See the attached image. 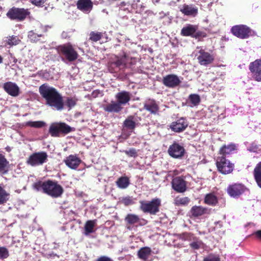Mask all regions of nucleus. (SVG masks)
<instances>
[{"mask_svg":"<svg viewBox=\"0 0 261 261\" xmlns=\"http://www.w3.org/2000/svg\"><path fill=\"white\" fill-rule=\"evenodd\" d=\"M190 199L188 197H177L174 199V203L176 206L187 205L190 202Z\"/></svg>","mask_w":261,"mask_h":261,"instance_id":"obj_39","label":"nucleus"},{"mask_svg":"<svg viewBox=\"0 0 261 261\" xmlns=\"http://www.w3.org/2000/svg\"><path fill=\"white\" fill-rule=\"evenodd\" d=\"M9 170V162L5 155L0 153V175L8 174Z\"/></svg>","mask_w":261,"mask_h":261,"instance_id":"obj_24","label":"nucleus"},{"mask_svg":"<svg viewBox=\"0 0 261 261\" xmlns=\"http://www.w3.org/2000/svg\"><path fill=\"white\" fill-rule=\"evenodd\" d=\"M204 203L208 205L215 206L218 204V199L214 193H210L205 195L204 198Z\"/></svg>","mask_w":261,"mask_h":261,"instance_id":"obj_28","label":"nucleus"},{"mask_svg":"<svg viewBox=\"0 0 261 261\" xmlns=\"http://www.w3.org/2000/svg\"><path fill=\"white\" fill-rule=\"evenodd\" d=\"M39 91L41 96L46 100V105L58 110L63 108V97L56 89L44 84L39 87Z\"/></svg>","mask_w":261,"mask_h":261,"instance_id":"obj_1","label":"nucleus"},{"mask_svg":"<svg viewBox=\"0 0 261 261\" xmlns=\"http://www.w3.org/2000/svg\"><path fill=\"white\" fill-rule=\"evenodd\" d=\"M95 224V220H88L86 222L84 226L85 234L86 235H88L94 232Z\"/></svg>","mask_w":261,"mask_h":261,"instance_id":"obj_36","label":"nucleus"},{"mask_svg":"<svg viewBox=\"0 0 261 261\" xmlns=\"http://www.w3.org/2000/svg\"><path fill=\"white\" fill-rule=\"evenodd\" d=\"M123 152L129 157H133L134 158H136L138 156L137 151L135 148H130L128 150H124Z\"/></svg>","mask_w":261,"mask_h":261,"instance_id":"obj_46","label":"nucleus"},{"mask_svg":"<svg viewBox=\"0 0 261 261\" xmlns=\"http://www.w3.org/2000/svg\"><path fill=\"white\" fill-rule=\"evenodd\" d=\"M236 149V145L233 144H230L228 145H224L220 149L219 154L221 156H225L227 154H229Z\"/></svg>","mask_w":261,"mask_h":261,"instance_id":"obj_29","label":"nucleus"},{"mask_svg":"<svg viewBox=\"0 0 261 261\" xmlns=\"http://www.w3.org/2000/svg\"><path fill=\"white\" fill-rule=\"evenodd\" d=\"M188 124L187 120L184 117H181L176 121L172 122L170 125V128L174 132L180 133L186 129Z\"/></svg>","mask_w":261,"mask_h":261,"instance_id":"obj_16","label":"nucleus"},{"mask_svg":"<svg viewBox=\"0 0 261 261\" xmlns=\"http://www.w3.org/2000/svg\"><path fill=\"white\" fill-rule=\"evenodd\" d=\"M253 176L257 186L261 188V161L254 168Z\"/></svg>","mask_w":261,"mask_h":261,"instance_id":"obj_30","label":"nucleus"},{"mask_svg":"<svg viewBox=\"0 0 261 261\" xmlns=\"http://www.w3.org/2000/svg\"><path fill=\"white\" fill-rule=\"evenodd\" d=\"M189 99L194 106H197L200 102V97L199 95L196 94H190Z\"/></svg>","mask_w":261,"mask_h":261,"instance_id":"obj_43","label":"nucleus"},{"mask_svg":"<svg viewBox=\"0 0 261 261\" xmlns=\"http://www.w3.org/2000/svg\"><path fill=\"white\" fill-rule=\"evenodd\" d=\"M45 123L41 121H28L26 122V125L34 128H41L45 126Z\"/></svg>","mask_w":261,"mask_h":261,"instance_id":"obj_42","label":"nucleus"},{"mask_svg":"<svg viewBox=\"0 0 261 261\" xmlns=\"http://www.w3.org/2000/svg\"><path fill=\"white\" fill-rule=\"evenodd\" d=\"M79 99L75 95L73 96L68 95L66 96V107L70 110L76 105Z\"/></svg>","mask_w":261,"mask_h":261,"instance_id":"obj_34","label":"nucleus"},{"mask_svg":"<svg viewBox=\"0 0 261 261\" xmlns=\"http://www.w3.org/2000/svg\"><path fill=\"white\" fill-rule=\"evenodd\" d=\"M132 7H133V8H134V4H133V5H132Z\"/></svg>","mask_w":261,"mask_h":261,"instance_id":"obj_59","label":"nucleus"},{"mask_svg":"<svg viewBox=\"0 0 261 261\" xmlns=\"http://www.w3.org/2000/svg\"><path fill=\"white\" fill-rule=\"evenodd\" d=\"M48 155L45 151L34 152L29 156L26 163L33 167L43 165L47 161Z\"/></svg>","mask_w":261,"mask_h":261,"instance_id":"obj_5","label":"nucleus"},{"mask_svg":"<svg viewBox=\"0 0 261 261\" xmlns=\"http://www.w3.org/2000/svg\"><path fill=\"white\" fill-rule=\"evenodd\" d=\"M117 186L122 189L127 188L130 184L129 177L127 176H121L116 181Z\"/></svg>","mask_w":261,"mask_h":261,"instance_id":"obj_31","label":"nucleus"},{"mask_svg":"<svg viewBox=\"0 0 261 261\" xmlns=\"http://www.w3.org/2000/svg\"><path fill=\"white\" fill-rule=\"evenodd\" d=\"M167 152L172 158L181 159L184 156L186 150L182 144L174 141L169 146Z\"/></svg>","mask_w":261,"mask_h":261,"instance_id":"obj_8","label":"nucleus"},{"mask_svg":"<svg viewBox=\"0 0 261 261\" xmlns=\"http://www.w3.org/2000/svg\"><path fill=\"white\" fill-rule=\"evenodd\" d=\"M134 116H129L123 122V125L125 127L130 129H134L136 127V122L134 120Z\"/></svg>","mask_w":261,"mask_h":261,"instance_id":"obj_35","label":"nucleus"},{"mask_svg":"<svg viewBox=\"0 0 261 261\" xmlns=\"http://www.w3.org/2000/svg\"><path fill=\"white\" fill-rule=\"evenodd\" d=\"M29 9L12 7L7 13V16L11 20H16L21 21L24 20L28 16L30 15Z\"/></svg>","mask_w":261,"mask_h":261,"instance_id":"obj_4","label":"nucleus"},{"mask_svg":"<svg viewBox=\"0 0 261 261\" xmlns=\"http://www.w3.org/2000/svg\"><path fill=\"white\" fill-rule=\"evenodd\" d=\"M177 238L183 241H191L196 239V237L193 233L187 232L178 234Z\"/></svg>","mask_w":261,"mask_h":261,"instance_id":"obj_37","label":"nucleus"},{"mask_svg":"<svg viewBox=\"0 0 261 261\" xmlns=\"http://www.w3.org/2000/svg\"><path fill=\"white\" fill-rule=\"evenodd\" d=\"M81 160L75 155H70L66 159V165L72 169H76L80 165Z\"/></svg>","mask_w":261,"mask_h":261,"instance_id":"obj_26","label":"nucleus"},{"mask_svg":"<svg viewBox=\"0 0 261 261\" xmlns=\"http://www.w3.org/2000/svg\"><path fill=\"white\" fill-rule=\"evenodd\" d=\"M74 129V128H71L69 125H66V134L73 130Z\"/></svg>","mask_w":261,"mask_h":261,"instance_id":"obj_56","label":"nucleus"},{"mask_svg":"<svg viewBox=\"0 0 261 261\" xmlns=\"http://www.w3.org/2000/svg\"><path fill=\"white\" fill-rule=\"evenodd\" d=\"M201 242H193L190 244V246L194 249L198 250L200 248Z\"/></svg>","mask_w":261,"mask_h":261,"instance_id":"obj_50","label":"nucleus"},{"mask_svg":"<svg viewBox=\"0 0 261 261\" xmlns=\"http://www.w3.org/2000/svg\"><path fill=\"white\" fill-rule=\"evenodd\" d=\"M103 37V33L102 32L92 31L89 34V40L92 42H97L101 40Z\"/></svg>","mask_w":261,"mask_h":261,"instance_id":"obj_40","label":"nucleus"},{"mask_svg":"<svg viewBox=\"0 0 261 261\" xmlns=\"http://www.w3.org/2000/svg\"><path fill=\"white\" fill-rule=\"evenodd\" d=\"M9 198L10 194L0 186V205H4L6 203Z\"/></svg>","mask_w":261,"mask_h":261,"instance_id":"obj_33","label":"nucleus"},{"mask_svg":"<svg viewBox=\"0 0 261 261\" xmlns=\"http://www.w3.org/2000/svg\"><path fill=\"white\" fill-rule=\"evenodd\" d=\"M136 13H139V12H138V11H136Z\"/></svg>","mask_w":261,"mask_h":261,"instance_id":"obj_60","label":"nucleus"},{"mask_svg":"<svg viewBox=\"0 0 261 261\" xmlns=\"http://www.w3.org/2000/svg\"><path fill=\"white\" fill-rule=\"evenodd\" d=\"M140 209L144 213L155 215L160 212L161 200L159 198L152 199L150 201L140 200Z\"/></svg>","mask_w":261,"mask_h":261,"instance_id":"obj_3","label":"nucleus"},{"mask_svg":"<svg viewBox=\"0 0 261 261\" xmlns=\"http://www.w3.org/2000/svg\"><path fill=\"white\" fill-rule=\"evenodd\" d=\"M9 256V251L5 247H0V259H4Z\"/></svg>","mask_w":261,"mask_h":261,"instance_id":"obj_45","label":"nucleus"},{"mask_svg":"<svg viewBox=\"0 0 261 261\" xmlns=\"http://www.w3.org/2000/svg\"><path fill=\"white\" fill-rule=\"evenodd\" d=\"M198 53L197 60L201 65L206 66L214 61V56L202 48L199 50Z\"/></svg>","mask_w":261,"mask_h":261,"instance_id":"obj_15","label":"nucleus"},{"mask_svg":"<svg viewBox=\"0 0 261 261\" xmlns=\"http://www.w3.org/2000/svg\"><path fill=\"white\" fill-rule=\"evenodd\" d=\"M180 11L187 16H196L198 13V9L192 5H184Z\"/></svg>","mask_w":261,"mask_h":261,"instance_id":"obj_27","label":"nucleus"},{"mask_svg":"<svg viewBox=\"0 0 261 261\" xmlns=\"http://www.w3.org/2000/svg\"><path fill=\"white\" fill-rule=\"evenodd\" d=\"M216 166L219 172L223 174H226L232 172L233 169V164L229 160L226 159L225 156H218L216 160Z\"/></svg>","mask_w":261,"mask_h":261,"instance_id":"obj_7","label":"nucleus"},{"mask_svg":"<svg viewBox=\"0 0 261 261\" xmlns=\"http://www.w3.org/2000/svg\"><path fill=\"white\" fill-rule=\"evenodd\" d=\"M246 189L243 184L234 183L227 187L226 192L230 197L238 198L244 193Z\"/></svg>","mask_w":261,"mask_h":261,"instance_id":"obj_11","label":"nucleus"},{"mask_svg":"<svg viewBox=\"0 0 261 261\" xmlns=\"http://www.w3.org/2000/svg\"><path fill=\"white\" fill-rule=\"evenodd\" d=\"M152 250L149 247H143L141 248L137 252L138 257L143 261H150V257L151 255Z\"/></svg>","mask_w":261,"mask_h":261,"instance_id":"obj_23","label":"nucleus"},{"mask_svg":"<svg viewBox=\"0 0 261 261\" xmlns=\"http://www.w3.org/2000/svg\"><path fill=\"white\" fill-rule=\"evenodd\" d=\"M172 189L177 193H184L187 189V181L180 176L173 178L171 181Z\"/></svg>","mask_w":261,"mask_h":261,"instance_id":"obj_13","label":"nucleus"},{"mask_svg":"<svg viewBox=\"0 0 261 261\" xmlns=\"http://www.w3.org/2000/svg\"><path fill=\"white\" fill-rule=\"evenodd\" d=\"M5 149L8 152H10L11 151V148L9 146H7L6 148H5Z\"/></svg>","mask_w":261,"mask_h":261,"instance_id":"obj_57","label":"nucleus"},{"mask_svg":"<svg viewBox=\"0 0 261 261\" xmlns=\"http://www.w3.org/2000/svg\"><path fill=\"white\" fill-rule=\"evenodd\" d=\"M43 37L41 34H38L33 31H30L28 34V37L32 42H37L40 41V38Z\"/></svg>","mask_w":261,"mask_h":261,"instance_id":"obj_41","label":"nucleus"},{"mask_svg":"<svg viewBox=\"0 0 261 261\" xmlns=\"http://www.w3.org/2000/svg\"><path fill=\"white\" fill-rule=\"evenodd\" d=\"M144 109L151 114L156 115L158 113L160 108L155 100L149 99L144 103Z\"/></svg>","mask_w":261,"mask_h":261,"instance_id":"obj_19","label":"nucleus"},{"mask_svg":"<svg viewBox=\"0 0 261 261\" xmlns=\"http://www.w3.org/2000/svg\"><path fill=\"white\" fill-rule=\"evenodd\" d=\"M5 42L6 45H7L10 46H12L18 44L20 42V40L17 36L12 35L6 37Z\"/></svg>","mask_w":261,"mask_h":261,"instance_id":"obj_32","label":"nucleus"},{"mask_svg":"<svg viewBox=\"0 0 261 261\" xmlns=\"http://www.w3.org/2000/svg\"><path fill=\"white\" fill-rule=\"evenodd\" d=\"M100 94V91L98 90H94L92 93V96L94 98L97 97Z\"/></svg>","mask_w":261,"mask_h":261,"instance_id":"obj_54","label":"nucleus"},{"mask_svg":"<svg viewBox=\"0 0 261 261\" xmlns=\"http://www.w3.org/2000/svg\"><path fill=\"white\" fill-rule=\"evenodd\" d=\"M108 70L111 73H115L119 69L118 68H116L115 65H112V62H111L109 64Z\"/></svg>","mask_w":261,"mask_h":261,"instance_id":"obj_51","label":"nucleus"},{"mask_svg":"<svg viewBox=\"0 0 261 261\" xmlns=\"http://www.w3.org/2000/svg\"><path fill=\"white\" fill-rule=\"evenodd\" d=\"M126 55L124 54L122 58H117L116 61L112 62V65H115L116 68L119 69L121 66L124 65L125 64L124 59L126 58Z\"/></svg>","mask_w":261,"mask_h":261,"instance_id":"obj_44","label":"nucleus"},{"mask_svg":"<svg viewBox=\"0 0 261 261\" xmlns=\"http://www.w3.org/2000/svg\"><path fill=\"white\" fill-rule=\"evenodd\" d=\"M115 98L117 101L122 106L125 105L130 100V93L126 91H122L116 94Z\"/></svg>","mask_w":261,"mask_h":261,"instance_id":"obj_22","label":"nucleus"},{"mask_svg":"<svg viewBox=\"0 0 261 261\" xmlns=\"http://www.w3.org/2000/svg\"><path fill=\"white\" fill-rule=\"evenodd\" d=\"M231 33L237 37L244 39L252 36V30L246 25L239 24L233 26L231 29Z\"/></svg>","mask_w":261,"mask_h":261,"instance_id":"obj_6","label":"nucleus"},{"mask_svg":"<svg viewBox=\"0 0 261 261\" xmlns=\"http://www.w3.org/2000/svg\"><path fill=\"white\" fill-rule=\"evenodd\" d=\"M3 88L8 94L12 96L16 97L19 95V88L15 83L7 82L4 83Z\"/></svg>","mask_w":261,"mask_h":261,"instance_id":"obj_17","label":"nucleus"},{"mask_svg":"<svg viewBox=\"0 0 261 261\" xmlns=\"http://www.w3.org/2000/svg\"><path fill=\"white\" fill-rule=\"evenodd\" d=\"M33 187L37 191H42L52 197H59L63 192L62 187L57 181L51 180L38 181L34 184Z\"/></svg>","mask_w":261,"mask_h":261,"instance_id":"obj_2","label":"nucleus"},{"mask_svg":"<svg viewBox=\"0 0 261 261\" xmlns=\"http://www.w3.org/2000/svg\"><path fill=\"white\" fill-rule=\"evenodd\" d=\"M96 261H113L111 258L106 256H101L96 259Z\"/></svg>","mask_w":261,"mask_h":261,"instance_id":"obj_52","label":"nucleus"},{"mask_svg":"<svg viewBox=\"0 0 261 261\" xmlns=\"http://www.w3.org/2000/svg\"><path fill=\"white\" fill-rule=\"evenodd\" d=\"M103 109L105 112L108 113H118L122 110L123 107L117 101L112 100L111 102L104 106Z\"/></svg>","mask_w":261,"mask_h":261,"instance_id":"obj_20","label":"nucleus"},{"mask_svg":"<svg viewBox=\"0 0 261 261\" xmlns=\"http://www.w3.org/2000/svg\"><path fill=\"white\" fill-rule=\"evenodd\" d=\"M162 83L169 88H175L181 83L177 75L174 74H168L163 77Z\"/></svg>","mask_w":261,"mask_h":261,"instance_id":"obj_12","label":"nucleus"},{"mask_svg":"<svg viewBox=\"0 0 261 261\" xmlns=\"http://www.w3.org/2000/svg\"><path fill=\"white\" fill-rule=\"evenodd\" d=\"M139 218L138 216L129 214L126 215L125 218V221L128 224L133 225L138 223L139 221Z\"/></svg>","mask_w":261,"mask_h":261,"instance_id":"obj_38","label":"nucleus"},{"mask_svg":"<svg viewBox=\"0 0 261 261\" xmlns=\"http://www.w3.org/2000/svg\"><path fill=\"white\" fill-rule=\"evenodd\" d=\"M30 2L34 5L37 6L42 7L44 6L45 2L47 0H30Z\"/></svg>","mask_w":261,"mask_h":261,"instance_id":"obj_49","label":"nucleus"},{"mask_svg":"<svg viewBox=\"0 0 261 261\" xmlns=\"http://www.w3.org/2000/svg\"><path fill=\"white\" fill-rule=\"evenodd\" d=\"M49 133L52 137H59L60 135L63 136L65 134V123L54 122L50 124L49 128Z\"/></svg>","mask_w":261,"mask_h":261,"instance_id":"obj_14","label":"nucleus"},{"mask_svg":"<svg viewBox=\"0 0 261 261\" xmlns=\"http://www.w3.org/2000/svg\"><path fill=\"white\" fill-rule=\"evenodd\" d=\"M93 4L91 0H78L77 8L85 13H89L93 8Z\"/></svg>","mask_w":261,"mask_h":261,"instance_id":"obj_18","label":"nucleus"},{"mask_svg":"<svg viewBox=\"0 0 261 261\" xmlns=\"http://www.w3.org/2000/svg\"><path fill=\"white\" fill-rule=\"evenodd\" d=\"M252 78L255 81L261 82V59H256L249 65Z\"/></svg>","mask_w":261,"mask_h":261,"instance_id":"obj_10","label":"nucleus"},{"mask_svg":"<svg viewBox=\"0 0 261 261\" xmlns=\"http://www.w3.org/2000/svg\"><path fill=\"white\" fill-rule=\"evenodd\" d=\"M79 57V55L72 46L69 44H66V60L69 61H74Z\"/></svg>","mask_w":261,"mask_h":261,"instance_id":"obj_25","label":"nucleus"},{"mask_svg":"<svg viewBox=\"0 0 261 261\" xmlns=\"http://www.w3.org/2000/svg\"><path fill=\"white\" fill-rule=\"evenodd\" d=\"M253 236H255L256 239L261 240V230L254 232Z\"/></svg>","mask_w":261,"mask_h":261,"instance_id":"obj_53","label":"nucleus"},{"mask_svg":"<svg viewBox=\"0 0 261 261\" xmlns=\"http://www.w3.org/2000/svg\"><path fill=\"white\" fill-rule=\"evenodd\" d=\"M203 261H220V258L218 255L211 253L204 257Z\"/></svg>","mask_w":261,"mask_h":261,"instance_id":"obj_47","label":"nucleus"},{"mask_svg":"<svg viewBox=\"0 0 261 261\" xmlns=\"http://www.w3.org/2000/svg\"><path fill=\"white\" fill-rule=\"evenodd\" d=\"M61 54L65 56V45H63L60 47V50L59 51Z\"/></svg>","mask_w":261,"mask_h":261,"instance_id":"obj_55","label":"nucleus"},{"mask_svg":"<svg viewBox=\"0 0 261 261\" xmlns=\"http://www.w3.org/2000/svg\"><path fill=\"white\" fill-rule=\"evenodd\" d=\"M190 213L193 217L197 218L210 213L208 208L202 206H193L190 210Z\"/></svg>","mask_w":261,"mask_h":261,"instance_id":"obj_21","label":"nucleus"},{"mask_svg":"<svg viewBox=\"0 0 261 261\" xmlns=\"http://www.w3.org/2000/svg\"><path fill=\"white\" fill-rule=\"evenodd\" d=\"M3 61V58L1 55H0V64L2 63Z\"/></svg>","mask_w":261,"mask_h":261,"instance_id":"obj_58","label":"nucleus"},{"mask_svg":"<svg viewBox=\"0 0 261 261\" xmlns=\"http://www.w3.org/2000/svg\"><path fill=\"white\" fill-rule=\"evenodd\" d=\"M122 202L126 206L132 205L134 203V201L132 197L128 196L122 198Z\"/></svg>","mask_w":261,"mask_h":261,"instance_id":"obj_48","label":"nucleus"},{"mask_svg":"<svg viewBox=\"0 0 261 261\" xmlns=\"http://www.w3.org/2000/svg\"><path fill=\"white\" fill-rule=\"evenodd\" d=\"M181 35L183 36H191L195 39H199L201 37H205L206 34L205 32L197 31V27L189 24L183 27L181 30Z\"/></svg>","mask_w":261,"mask_h":261,"instance_id":"obj_9","label":"nucleus"}]
</instances>
